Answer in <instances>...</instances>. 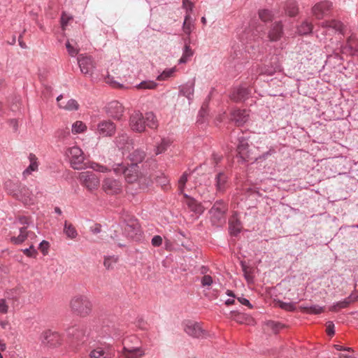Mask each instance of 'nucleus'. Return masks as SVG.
I'll use <instances>...</instances> for the list:
<instances>
[{
  "label": "nucleus",
  "mask_w": 358,
  "mask_h": 358,
  "mask_svg": "<svg viewBox=\"0 0 358 358\" xmlns=\"http://www.w3.org/2000/svg\"><path fill=\"white\" fill-rule=\"evenodd\" d=\"M5 192L15 199L28 203L32 201V194L29 189L17 178H6L3 182Z\"/></svg>",
  "instance_id": "obj_1"
},
{
  "label": "nucleus",
  "mask_w": 358,
  "mask_h": 358,
  "mask_svg": "<svg viewBox=\"0 0 358 358\" xmlns=\"http://www.w3.org/2000/svg\"><path fill=\"white\" fill-rule=\"evenodd\" d=\"M157 121L152 112H148L143 115L139 111H135L129 119V126L134 131L142 132L146 127L150 129L157 127Z\"/></svg>",
  "instance_id": "obj_2"
},
{
  "label": "nucleus",
  "mask_w": 358,
  "mask_h": 358,
  "mask_svg": "<svg viewBox=\"0 0 358 358\" xmlns=\"http://www.w3.org/2000/svg\"><path fill=\"white\" fill-rule=\"evenodd\" d=\"M113 171L116 175H124L126 182L134 183L138 182L140 185L145 187V179L147 176L143 177L138 173V166L135 165H126L124 163H113Z\"/></svg>",
  "instance_id": "obj_3"
},
{
  "label": "nucleus",
  "mask_w": 358,
  "mask_h": 358,
  "mask_svg": "<svg viewBox=\"0 0 358 358\" xmlns=\"http://www.w3.org/2000/svg\"><path fill=\"white\" fill-rule=\"evenodd\" d=\"M69 341L77 345H85L90 341V331L85 324L79 323L71 325L66 329Z\"/></svg>",
  "instance_id": "obj_4"
},
{
  "label": "nucleus",
  "mask_w": 358,
  "mask_h": 358,
  "mask_svg": "<svg viewBox=\"0 0 358 358\" xmlns=\"http://www.w3.org/2000/svg\"><path fill=\"white\" fill-rule=\"evenodd\" d=\"M228 203L223 199L217 200L209 210L210 219L213 225L222 226L226 222Z\"/></svg>",
  "instance_id": "obj_5"
},
{
  "label": "nucleus",
  "mask_w": 358,
  "mask_h": 358,
  "mask_svg": "<svg viewBox=\"0 0 358 358\" xmlns=\"http://www.w3.org/2000/svg\"><path fill=\"white\" fill-rule=\"evenodd\" d=\"M77 60L80 71L83 74L89 76L93 82H96L100 80L96 63L92 57L80 55Z\"/></svg>",
  "instance_id": "obj_6"
},
{
  "label": "nucleus",
  "mask_w": 358,
  "mask_h": 358,
  "mask_svg": "<svg viewBox=\"0 0 358 358\" xmlns=\"http://www.w3.org/2000/svg\"><path fill=\"white\" fill-rule=\"evenodd\" d=\"M71 310L77 315L85 317L90 314L92 303L89 299L84 295H76L72 298L70 303Z\"/></svg>",
  "instance_id": "obj_7"
},
{
  "label": "nucleus",
  "mask_w": 358,
  "mask_h": 358,
  "mask_svg": "<svg viewBox=\"0 0 358 358\" xmlns=\"http://www.w3.org/2000/svg\"><path fill=\"white\" fill-rule=\"evenodd\" d=\"M238 144L236 145L237 155L244 162L257 161V158L252 156L249 150L248 138L243 134H238L237 136Z\"/></svg>",
  "instance_id": "obj_8"
},
{
  "label": "nucleus",
  "mask_w": 358,
  "mask_h": 358,
  "mask_svg": "<svg viewBox=\"0 0 358 358\" xmlns=\"http://www.w3.org/2000/svg\"><path fill=\"white\" fill-rule=\"evenodd\" d=\"M65 154L69 159L71 167L74 169H80L85 160L83 150L77 145L66 149Z\"/></svg>",
  "instance_id": "obj_9"
},
{
  "label": "nucleus",
  "mask_w": 358,
  "mask_h": 358,
  "mask_svg": "<svg viewBox=\"0 0 358 358\" xmlns=\"http://www.w3.org/2000/svg\"><path fill=\"white\" fill-rule=\"evenodd\" d=\"M115 352L110 343L101 344L90 351L88 358H113Z\"/></svg>",
  "instance_id": "obj_10"
},
{
  "label": "nucleus",
  "mask_w": 358,
  "mask_h": 358,
  "mask_svg": "<svg viewBox=\"0 0 358 358\" xmlns=\"http://www.w3.org/2000/svg\"><path fill=\"white\" fill-rule=\"evenodd\" d=\"M124 234L129 238L139 241L142 238L143 231L136 220H129L123 228Z\"/></svg>",
  "instance_id": "obj_11"
},
{
  "label": "nucleus",
  "mask_w": 358,
  "mask_h": 358,
  "mask_svg": "<svg viewBox=\"0 0 358 358\" xmlns=\"http://www.w3.org/2000/svg\"><path fill=\"white\" fill-rule=\"evenodd\" d=\"M40 340L44 346L56 347L62 344L63 336L57 331L46 330L41 334Z\"/></svg>",
  "instance_id": "obj_12"
},
{
  "label": "nucleus",
  "mask_w": 358,
  "mask_h": 358,
  "mask_svg": "<svg viewBox=\"0 0 358 358\" xmlns=\"http://www.w3.org/2000/svg\"><path fill=\"white\" fill-rule=\"evenodd\" d=\"M79 180L83 185L89 190L98 188L100 184L99 178L92 171H85L80 173Z\"/></svg>",
  "instance_id": "obj_13"
},
{
  "label": "nucleus",
  "mask_w": 358,
  "mask_h": 358,
  "mask_svg": "<svg viewBox=\"0 0 358 358\" xmlns=\"http://www.w3.org/2000/svg\"><path fill=\"white\" fill-rule=\"evenodd\" d=\"M102 189L107 194H117L122 192V182L113 178H106L102 182Z\"/></svg>",
  "instance_id": "obj_14"
},
{
  "label": "nucleus",
  "mask_w": 358,
  "mask_h": 358,
  "mask_svg": "<svg viewBox=\"0 0 358 358\" xmlns=\"http://www.w3.org/2000/svg\"><path fill=\"white\" fill-rule=\"evenodd\" d=\"M116 131V125L110 120H103L98 123L96 134L101 137L113 136Z\"/></svg>",
  "instance_id": "obj_15"
},
{
  "label": "nucleus",
  "mask_w": 358,
  "mask_h": 358,
  "mask_svg": "<svg viewBox=\"0 0 358 358\" xmlns=\"http://www.w3.org/2000/svg\"><path fill=\"white\" fill-rule=\"evenodd\" d=\"M250 94L251 89L245 85H241L231 90L229 97L235 102H241L248 99Z\"/></svg>",
  "instance_id": "obj_16"
},
{
  "label": "nucleus",
  "mask_w": 358,
  "mask_h": 358,
  "mask_svg": "<svg viewBox=\"0 0 358 358\" xmlns=\"http://www.w3.org/2000/svg\"><path fill=\"white\" fill-rule=\"evenodd\" d=\"M124 110L123 106L117 101H112L106 106L107 115L115 120H120L123 115Z\"/></svg>",
  "instance_id": "obj_17"
},
{
  "label": "nucleus",
  "mask_w": 358,
  "mask_h": 358,
  "mask_svg": "<svg viewBox=\"0 0 358 358\" xmlns=\"http://www.w3.org/2000/svg\"><path fill=\"white\" fill-rule=\"evenodd\" d=\"M341 52L352 56L358 55V38L355 35L352 34L348 38L346 44L341 47Z\"/></svg>",
  "instance_id": "obj_18"
},
{
  "label": "nucleus",
  "mask_w": 358,
  "mask_h": 358,
  "mask_svg": "<svg viewBox=\"0 0 358 358\" xmlns=\"http://www.w3.org/2000/svg\"><path fill=\"white\" fill-rule=\"evenodd\" d=\"M114 143L118 149L122 151L123 154H124L126 151H129L133 144L132 140L130 139L125 133L119 134L117 136L115 137Z\"/></svg>",
  "instance_id": "obj_19"
},
{
  "label": "nucleus",
  "mask_w": 358,
  "mask_h": 358,
  "mask_svg": "<svg viewBox=\"0 0 358 358\" xmlns=\"http://www.w3.org/2000/svg\"><path fill=\"white\" fill-rule=\"evenodd\" d=\"M331 3L328 1L316 3L312 8L313 14L317 19H322L327 15L331 8Z\"/></svg>",
  "instance_id": "obj_20"
},
{
  "label": "nucleus",
  "mask_w": 358,
  "mask_h": 358,
  "mask_svg": "<svg viewBox=\"0 0 358 358\" xmlns=\"http://www.w3.org/2000/svg\"><path fill=\"white\" fill-rule=\"evenodd\" d=\"M242 223L237 212H234L229 220V231L231 235L236 236L242 230Z\"/></svg>",
  "instance_id": "obj_21"
},
{
  "label": "nucleus",
  "mask_w": 358,
  "mask_h": 358,
  "mask_svg": "<svg viewBox=\"0 0 358 358\" xmlns=\"http://www.w3.org/2000/svg\"><path fill=\"white\" fill-rule=\"evenodd\" d=\"M229 177L224 172H219L215 178V186L219 193H224L228 187Z\"/></svg>",
  "instance_id": "obj_22"
},
{
  "label": "nucleus",
  "mask_w": 358,
  "mask_h": 358,
  "mask_svg": "<svg viewBox=\"0 0 358 358\" xmlns=\"http://www.w3.org/2000/svg\"><path fill=\"white\" fill-rule=\"evenodd\" d=\"M249 113L246 110L236 109L231 113V119L240 127L243 125L248 120Z\"/></svg>",
  "instance_id": "obj_23"
},
{
  "label": "nucleus",
  "mask_w": 358,
  "mask_h": 358,
  "mask_svg": "<svg viewBox=\"0 0 358 358\" xmlns=\"http://www.w3.org/2000/svg\"><path fill=\"white\" fill-rule=\"evenodd\" d=\"M185 331L187 334L195 338H199L203 334V330L200 324L193 321L185 322Z\"/></svg>",
  "instance_id": "obj_24"
},
{
  "label": "nucleus",
  "mask_w": 358,
  "mask_h": 358,
  "mask_svg": "<svg viewBox=\"0 0 358 358\" xmlns=\"http://www.w3.org/2000/svg\"><path fill=\"white\" fill-rule=\"evenodd\" d=\"M194 92V81L191 80L187 82L185 84L182 85L179 87V96H185L188 101L189 104L193 99Z\"/></svg>",
  "instance_id": "obj_25"
},
{
  "label": "nucleus",
  "mask_w": 358,
  "mask_h": 358,
  "mask_svg": "<svg viewBox=\"0 0 358 358\" xmlns=\"http://www.w3.org/2000/svg\"><path fill=\"white\" fill-rule=\"evenodd\" d=\"M153 180H155L162 187H165L169 183L168 178L164 173L159 172L155 174H150L149 176L147 177V179H145V187L149 186L152 182Z\"/></svg>",
  "instance_id": "obj_26"
},
{
  "label": "nucleus",
  "mask_w": 358,
  "mask_h": 358,
  "mask_svg": "<svg viewBox=\"0 0 358 358\" xmlns=\"http://www.w3.org/2000/svg\"><path fill=\"white\" fill-rule=\"evenodd\" d=\"M101 336L102 338H111L113 339H118L122 336V332L113 326H104L101 330Z\"/></svg>",
  "instance_id": "obj_27"
},
{
  "label": "nucleus",
  "mask_w": 358,
  "mask_h": 358,
  "mask_svg": "<svg viewBox=\"0 0 358 358\" xmlns=\"http://www.w3.org/2000/svg\"><path fill=\"white\" fill-rule=\"evenodd\" d=\"M145 156V152L143 149L137 148L130 152L127 156V158L131 162V165L138 166V164L143 162Z\"/></svg>",
  "instance_id": "obj_28"
},
{
  "label": "nucleus",
  "mask_w": 358,
  "mask_h": 358,
  "mask_svg": "<svg viewBox=\"0 0 358 358\" xmlns=\"http://www.w3.org/2000/svg\"><path fill=\"white\" fill-rule=\"evenodd\" d=\"M20 234L17 236H11L10 241L15 245H20L27 238V236H34V232L28 231L27 227H21L19 229Z\"/></svg>",
  "instance_id": "obj_29"
},
{
  "label": "nucleus",
  "mask_w": 358,
  "mask_h": 358,
  "mask_svg": "<svg viewBox=\"0 0 358 358\" xmlns=\"http://www.w3.org/2000/svg\"><path fill=\"white\" fill-rule=\"evenodd\" d=\"M28 159L30 164L22 172V176L24 178H27V177L31 175L32 172L37 171L38 169V162L36 156L33 153H30Z\"/></svg>",
  "instance_id": "obj_30"
},
{
  "label": "nucleus",
  "mask_w": 358,
  "mask_h": 358,
  "mask_svg": "<svg viewBox=\"0 0 358 358\" xmlns=\"http://www.w3.org/2000/svg\"><path fill=\"white\" fill-rule=\"evenodd\" d=\"M282 35V24L280 22H275L268 32V37L271 41H278Z\"/></svg>",
  "instance_id": "obj_31"
},
{
  "label": "nucleus",
  "mask_w": 358,
  "mask_h": 358,
  "mask_svg": "<svg viewBox=\"0 0 358 358\" xmlns=\"http://www.w3.org/2000/svg\"><path fill=\"white\" fill-rule=\"evenodd\" d=\"M194 55V50L191 48L189 45V39L185 40V45L182 49V54L180 59L178 60V64H185L189 62L191 57Z\"/></svg>",
  "instance_id": "obj_32"
},
{
  "label": "nucleus",
  "mask_w": 358,
  "mask_h": 358,
  "mask_svg": "<svg viewBox=\"0 0 358 358\" xmlns=\"http://www.w3.org/2000/svg\"><path fill=\"white\" fill-rule=\"evenodd\" d=\"M271 66H265L261 70V73L267 74L269 76L273 75L276 71H280L281 70L280 65L278 61V58L276 56H273L271 58Z\"/></svg>",
  "instance_id": "obj_33"
},
{
  "label": "nucleus",
  "mask_w": 358,
  "mask_h": 358,
  "mask_svg": "<svg viewBox=\"0 0 358 358\" xmlns=\"http://www.w3.org/2000/svg\"><path fill=\"white\" fill-rule=\"evenodd\" d=\"M184 196L187 198V205L192 211L198 215H201L203 213L204 208L200 203L194 199L189 197L186 194Z\"/></svg>",
  "instance_id": "obj_34"
},
{
  "label": "nucleus",
  "mask_w": 358,
  "mask_h": 358,
  "mask_svg": "<svg viewBox=\"0 0 358 358\" xmlns=\"http://www.w3.org/2000/svg\"><path fill=\"white\" fill-rule=\"evenodd\" d=\"M321 27L322 28L333 29L335 31H338L341 34L343 33V24L340 21L331 20V21H325L321 23Z\"/></svg>",
  "instance_id": "obj_35"
},
{
  "label": "nucleus",
  "mask_w": 358,
  "mask_h": 358,
  "mask_svg": "<svg viewBox=\"0 0 358 358\" xmlns=\"http://www.w3.org/2000/svg\"><path fill=\"white\" fill-rule=\"evenodd\" d=\"M125 358H140L144 355V351L140 348H127L124 346Z\"/></svg>",
  "instance_id": "obj_36"
},
{
  "label": "nucleus",
  "mask_w": 358,
  "mask_h": 358,
  "mask_svg": "<svg viewBox=\"0 0 358 358\" xmlns=\"http://www.w3.org/2000/svg\"><path fill=\"white\" fill-rule=\"evenodd\" d=\"M63 231L66 237L71 240L76 238L78 235V233L75 227L72 224L69 223L67 221L64 222Z\"/></svg>",
  "instance_id": "obj_37"
},
{
  "label": "nucleus",
  "mask_w": 358,
  "mask_h": 358,
  "mask_svg": "<svg viewBox=\"0 0 358 358\" xmlns=\"http://www.w3.org/2000/svg\"><path fill=\"white\" fill-rule=\"evenodd\" d=\"M355 299L350 295L343 301L336 302L330 308L331 311H338L340 309L347 308Z\"/></svg>",
  "instance_id": "obj_38"
},
{
  "label": "nucleus",
  "mask_w": 358,
  "mask_h": 358,
  "mask_svg": "<svg viewBox=\"0 0 358 358\" xmlns=\"http://www.w3.org/2000/svg\"><path fill=\"white\" fill-rule=\"evenodd\" d=\"M313 28L312 23L306 20L297 27V32L299 35H307L312 32Z\"/></svg>",
  "instance_id": "obj_39"
},
{
  "label": "nucleus",
  "mask_w": 358,
  "mask_h": 358,
  "mask_svg": "<svg viewBox=\"0 0 358 358\" xmlns=\"http://www.w3.org/2000/svg\"><path fill=\"white\" fill-rule=\"evenodd\" d=\"M118 257L115 255H108L104 257L103 265L106 269H113L118 262Z\"/></svg>",
  "instance_id": "obj_40"
},
{
  "label": "nucleus",
  "mask_w": 358,
  "mask_h": 358,
  "mask_svg": "<svg viewBox=\"0 0 358 358\" xmlns=\"http://www.w3.org/2000/svg\"><path fill=\"white\" fill-rule=\"evenodd\" d=\"M112 166H113V164L111 165L109 164L108 166H104V165L99 164L96 162H92L90 165V168L93 169L95 171H98L100 173H107V172L113 171Z\"/></svg>",
  "instance_id": "obj_41"
},
{
  "label": "nucleus",
  "mask_w": 358,
  "mask_h": 358,
  "mask_svg": "<svg viewBox=\"0 0 358 358\" xmlns=\"http://www.w3.org/2000/svg\"><path fill=\"white\" fill-rule=\"evenodd\" d=\"M59 106L67 110H77L79 108V104L76 100L71 99L66 103H59Z\"/></svg>",
  "instance_id": "obj_42"
},
{
  "label": "nucleus",
  "mask_w": 358,
  "mask_h": 358,
  "mask_svg": "<svg viewBox=\"0 0 358 358\" xmlns=\"http://www.w3.org/2000/svg\"><path fill=\"white\" fill-rule=\"evenodd\" d=\"M303 312L309 314H320L323 311V307L319 305L301 306Z\"/></svg>",
  "instance_id": "obj_43"
},
{
  "label": "nucleus",
  "mask_w": 358,
  "mask_h": 358,
  "mask_svg": "<svg viewBox=\"0 0 358 358\" xmlns=\"http://www.w3.org/2000/svg\"><path fill=\"white\" fill-rule=\"evenodd\" d=\"M259 19L264 22H270L273 20V14L271 10L268 9H261L258 12Z\"/></svg>",
  "instance_id": "obj_44"
},
{
  "label": "nucleus",
  "mask_w": 358,
  "mask_h": 358,
  "mask_svg": "<svg viewBox=\"0 0 358 358\" xmlns=\"http://www.w3.org/2000/svg\"><path fill=\"white\" fill-rule=\"evenodd\" d=\"M177 69L176 67L166 69L163 71V72L159 74L157 77V80H166L169 79V78L173 76L174 73L176 72Z\"/></svg>",
  "instance_id": "obj_45"
},
{
  "label": "nucleus",
  "mask_w": 358,
  "mask_h": 358,
  "mask_svg": "<svg viewBox=\"0 0 358 358\" xmlns=\"http://www.w3.org/2000/svg\"><path fill=\"white\" fill-rule=\"evenodd\" d=\"M157 86V83L153 80H144L135 86L138 90H153Z\"/></svg>",
  "instance_id": "obj_46"
},
{
  "label": "nucleus",
  "mask_w": 358,
  "mask_h": 358,
  "mask_svg": "<svg viewBox=\"0 0 358 358\" xmlns=\"http://www.w3.org/2000/svg\"><path fill=\"white\" fill-rule=\"evenodd\" d=\"M299 12L298 5L295 1H289L286 4V13L291 17H294Z\"/></svg>",
  "instance_id": "obj_47"
},
{
  "label": "nucleus",
  "mask_w": 358,
  "mask_h": 358,
  "mask_svg": "<svg viewBox=\"0 0 358 358\" xmlns=\"http://www.w3.org/2000/svg\"><path fill=\"white\" fill-rule=\"evenodd\" d=\"M87 129V127L82 121L75 122L71 127V131L74 134H80Z\"/></svg>",
  "instance_id": "obj_48"
},
{
  "label": "nucleus",
  "mask_w": 358,
  "mask_h": 358,
  "mask_svg": "<svg viewBox=\"0 0 358 358\" xmlns=\"http://www.w3.org/2000/svg\"><path fill=\"white\" fill-rule=\"evenodd\" d=\"M189 174L187 172H184L182 175L180 176L178 180V189L180 193L185 189V184L187 181Z\"/></svg>",
  "instance_id": "obj_49"
},
{
  "label": "nucleus",
  "mask_w": 358,
  "mask_h": 358,
  "mask_svg": "<svg viewBox=\"0 0 358 358\" xmlns=\"http://www.w3.org/2000/svg\"><path fill=\"white\" fill-rule=\"evenodd\" d=\"M169 141L166 139H162L160 144L157 147L155 154L159 155L162 153L169 145Z\"/></svg>",
  "instance_id": "obj_50"
},
{
  "label": "nucleus",
  "mask_w": 358,
  "mask_h": 358,
  "mask_svg": "<svg viewBox=\"0 0 358 358\" xmlns=\"http://www.w3.org/2000/svg\"><path fill=\"white\" fill-rule=\"evenodd\" d=\"M207 113V110L203 106H202L201 108L199 110L197 116L196 122L199 124H202L205 122Z\"/></svg>",
  "instance_id": "obj_51"
},
{
  "label": "nucleus",
  "mask_w": 358,
  "mask_h": 358,
  "mask_svg": "<svg viewBox=\"0 0 358 358\" xmlns=\"http://www.w3.org/2000/svg\"><path fill=\"white\" fill-rule=\"evenodd\" d=\"M22 252L29 257H36L38 253L33 243L30 245L29 248L22 250Z\"/></svg>",
  "instance_id": "obj_52"
},
{
  "label": "nucleus",
  "mask_w": 358,
  "mask_h": 358,
  "mask_svg": "<svg viewBox=\"0 0 358 358\" xmlns=\"http://www.w3.org/2000/svg\"><path fill=\"white\" fill-rule=\"evenodd\" d=\"M213 282V278L209 275H204L201 279L202 286H210Z\"/></svg>",
  "instance_id": "obj_53"
},
{
  "label": "nucleus",
  "mask_w": 358,
  "mask_h": 358,
  "mask_svg": "<svg viewBox=\"0 0 358 358\" xmlns=\"http://www.w3.org/2000/svg\"><path fill=\"white\" fill-rule=\"evenodd\" d=\"M267 324L275 333L284 327V325L281 323L275 322L273 321H269Z\"/></svg>",
  "instance_id": "obj_54"
},
{
  "label": "nucleus",
  "mask_w": 358,
  "mask_h": 358,
  "mask_svg": "<svg viewBox=\"0 0 358 358\" xmlns=\"http://www.w3.org/2000/svg\"><path fill=\"white\" fill-rule=\"evenodd\" d=\"M66 48L67 49L69 54L71 57H75L76 55H78V50L77 48H74L73 46H72L69 41H67L66 43Z\"/></svg>",
  "instance_id": "obj_55"
},
{
  "label": "nucleus",
  "mask_w": 358,
  "mask_h": 358,
  "mask_svg": "<svg viewBox=\"0 0 358 358\" xmlns=\"http://www.w3.org/2000/svg\"><path fill=\"white\" fill-rule=\"evenodd\" d=\"M280 307L287 311H293L295 310V305L292 303L280 302Z\"/></svg>",
  "instance_id": "obj_56"
},
{
  "label": "nucleus",
  "mask_w": 358,
  "mask_h": 358,
  "mask_svg": "<svg viewBox=\"0 0 358 358\" xmlns=\"http://www.w3.org/2000/svg\"><path fill=\"white\" fill-rule=\"evenodd\" d=\"M182 8L185 9L186 13H190L193 10L194 3L189 0H182Z\"/></svg>",
  "instance_id": "obj_57"
},
{
  "label": "nucleus",
  "mask_w": 358,
  "mask_h": 358,
  "mask_svg": "<svg viewBox=\"0 0 358 358\" xmlns=\"http://www.w3.org/2000/svg\"><path fill=\"white\" fill-rule=\"evenodd\" d=\"M151 243L154 247H159L162 244V238L159 235L155 236L152 240Z\"/></svg>",
  "instance_id": "obj_58"
},
{
  "label": "nucleus",
  "mask_w": 358,
  "mask_h": 358,
  "mask_svg": "<svg viewBox=\"0 0 358 358\" xmlns=\"http://www.w3.org/2000/svg\"><path fill=\"white\" fill-rule=\"evenodd\" d=\"M182 29L184 32L189 35L192 31V24L190 22H183Z\"/></svg>",
  "instance_id": "obj_59"
},
{
  "label": "nucleus",
  "mask_w": 358,
  "mask_h": 358,
  "mask_svg": "<svg viewBox=\"0 0 358 358\" xmlns=\"http://www.w3.org/2000/svg\"><path fill=\"white\" fill-rule=\"evenodd\" d=\"M49 243L46 241H43L39 243L38 249L43 252V255L47 253Z\"/></svg>",
  "instance_id": "obj_60"
},
{
  "label": "nucleus",
  "mask_w": 358,
  "mask_h": 358,
  "mask_svg": "<svg viewBox=\"0 0 358 358\" xmlns=\"http://www.w3.org/2000/svg\"><path fill=\"white\" fill-rule=\"evenodd\" d=\"M327 333L329 336H331L334 334V324L331 321L327 322Z\"/></svg>",
  "instance_id": "obj_61"
},
{
  "label": "nucleus",
  "mask_w": 358,
  "mask_h": 358,
  "mask_svg": "<svg viewBox=\"0 0 358 358\" xmlns=\"http://www.w3.org/2000/svg\"><path fill=\"white\" fill-rule=\"evenodd\" d=\"M8 306L6 304V300L4 299H0V313L3 314H6L8 313Z\"/></svg>",
  "instance_id": "obj_62"
},
{
  "label": "nucleus",
  "mask_w": 358,
  "mask_h": 358,
  "mask_svg": "<svg viewBox=\"0 0 358 358\" xmlns=\"http://www.w3.org/2000/svg\"><path fill=\"white\" fill-rule=\"evenodd\" d=\"M90 231L93 234H98L101 231V225L100 224L96 223L90 227Z\"/></svg>",
  "instance_id": "obj_63"
},
{
  "label": "nucleus",
  "mask_w": 358,
  "mask_h": 358,
  "mask_svg": "<svg viewBox=\"0 0 358 358\" xmlns=\"http://www.w3.org/2000/svg\"><path fill=\"white\" fill-rule=\"evenodd\" d=\"M352 352H344L339 354V358H358V355H355Z\"/></svg>",
  "instance_id": "obj_64"
}]
</instances>
